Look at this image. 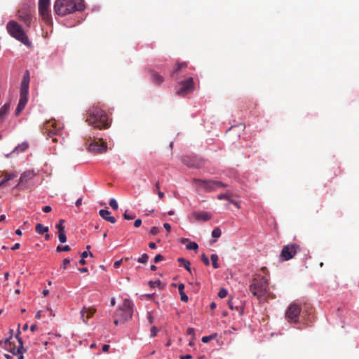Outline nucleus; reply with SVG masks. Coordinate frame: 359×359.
I'll return each instance as SVG.
<instances>
[{"label":"nucleus","mask_w":359,"mask_h":359,"mask_svg":"<svg viewBox=\"0 0 359 359\" xmlns=\"http://www.w3.org/2000/svg\"><path fill=\"white\" fill-rule=\"evenodd\" d=\"M302 308L296 303L291 304L285 312V318L288 323H297L299 322Z\"/></svg>","instance_id":"nucleus-10"},{"label":"nucleus","mask_w":359,"mask_h":359,"mask_svg":"<svg viewBox=\"0 0 359 359\" xmlns=\"http://www.w3.org/2000/svg\"><path fill=\"white\" fill-rule=\"evenodd\" d=\"M228 305L231 310H236L241 315L243 314L244 308L242 303L238 300V299H234L233 298H230L229 300L228 301Z\"/></svg>","instance_id":"nucleus-15"},{"label":"nucleus","mask_w":359,"mask_h":359,"mask_svg":"<svg viewBox=\"0 0 359 359\" xmlns=\"http://www.w3.org/2000/svg\"><path fill=\"white\" fill-rule=\"evenodd\" d=\"M133 306L132 302L126 299L123 304L116 311L114 317L119 318L121 323H125L130 320L133 313Z\"/></svg>","instance_id":"nucleus-5"},{"label":"nucleus","mask_w":359,"mask_h":359,"mask_svg":"<svg viewBox=\"0 0 359 359\" xmlns=\"http://www.w3.org/2000/svg\"><path fill=\"white\" fill-rule=\"evenodd\" d=\"M99 214L102 218L111 224H114L116 221L114 217L111 216V212L108 210L102 209L99 211Z\"/></svg>","instance_id":"nucleus-18"},{"label":"nucleus","mask_w":359,"mask_h":359,"mask_svg":"<svg viewBox=\"0 0 359 359\" xmlns=\"http://www.w3.org/2000/svg\"><path fill=\"white\" fill-rule=\"evenodd\" d=\"M249 291L259 299L266 298L269 291L268 279L261 276L255 277L249 286Z\"/></svg>","instance_id":"nucleus-3"},{"label":"nucleus","mask_w":359,"mask_h":359,"mask_svg":"<svg viewBox=\"0 0 359 359\" xmlns=\"http://www.w3.org/2000/svg\"><path fill=\"white\" fill-rule=\"evenodd\" d=\"M83 0H56L54 4V11L59 15H66L75 11L84 9Z\"/></svg>","instance_id":"nucleus-2"},{"label":"nucleus","mask_w":359,"mask_h":359,"mask_svg":"<svg viewBox=\"0 0 359 359\" xmlns=\"http://www.w3.org/2000/svg\"><path fill=\"white\" fill-rule=\"evenodd\" d=\"M194 88V83L192 78H189L186 81L182 82L180 88L177 90V94L184 95L191 91Z\"/></svg>","instance_id":"nucleus-14"},{"label":"nucleus","mask_w":359,"mask_h":359,"mask_svg":"<svg viewBox=\"0 0 359 359\" xmlns=\"http://www.w3.org/2000/svg\"><path fill=\"white\" fill-rule=\"evenodd\" d=\"M81 203H82V198H79V199L76 200V205L77 207H79L81 205Z\"/></svg>","instance_id":"nucleus-62"},{"label":"nucleus","mask_w":359,"mask_h":359,"mask_svg":"<svg viewBox=\"0 0 359 359\" xmlns=\"http://www.w3.org/2000/svg\"><path fill=\"white\" fill-rule=\"evenodd\" d=\"M72 259H64L63 261H62V264L61 266V267L65 270L67 269V265L70 263V262L72 261Z\"/></svg>","instance_id":"nucleus-40"},{"label":"nucleus","mask_w":359,"mask_h":359,"mask_svg":"<svg viewBox=\"0 0 359 359\" xmlns=\"http://www.w3.org/2000/svg\"><path fill=\"white\" fill-rule=\"evenodd\" d=\"M183 162L187 166L191 167V168H198L201 165L199 163H197V162H196V161L191 160L188 157H184L183 158Z\"/></svg>","instance_id":"nucleus-24"},{"label":"nucleus","mask_w":359,"mask_h":359,"mask_svg":"<svg viewBox=\"0 0 359 359\" xmlns=\"http://www.w3.org/2000/svg\"><path fill=\"white\" fill-rule=\"evenodd\" d=\"M52 208L49 205L44 206L43 208V211L45 212H50L51 211Z\"/></svg>","instance_id":"nucleus-56"},{"label":"nucleus","mask_w":359,"mask_h":359,"mask_svg":"<svg viewBox=\"0 0 359 359\" xmlns=\"http://www.w3.org/2000/svg\"><path fill=\"white\" fill-rule=\"evenodd\" d=\"M50 1V0H39V13L46 24H49L51 22Z\"/></svg>","instance_id":"nucleus-11"},{"label":"nucleus","mask_w":359,"mask_h":359,"mask_svg":"<svg viewBox=\"0 0 359 359\" xmlns=\"http://www.w3.org/2000/svg\"><path fill=\"white\" fill-rule=\"evenodd\" d=\"M36 231L39 234H43L44 233H46L48 231V227L44 226L41 224H37L35 226Z\"/></svg>","instance_id":"nucleus-27"},{"label":"nucleus","mask_w":359,"mask_h":359,"mask_svg":"<svg viewBox=\"0 0 359 359\" xmlns=\"http://www.w3.org/2000/svg\"><path fill=\"white\" fill-rule=\"evenodd\" d=\"M186 248L189 250H197L198 248V245L195 242H189V243L186 246Z\"/></svg>","instance_id":"nucleus-30"},{"label":"nucleus","mask_w":359,"mask_h":359,"mask_svg":"<svg viewBox=\"0 0 359 359\" xmlns=\"http://www.w3.org/2000/svg\"><path fill=\"white\" fill-rule=\"evenodd\" d=\"M25 107V105H24L23 104H21L20 102H18V104L15 111V115L18 116L21 113V111L24 109Z\"/></svg>","instance_id":"nucleus-33"},{"label":"nucleus","mask_w":359,"mask_h":359,"mask_svg":"<svg viewBox=\"0 0 359 359\" xmlns=\"http://www.w3.org/2000/svg\"><path fill=\"white\" fill-rule=\"evenodd\" d=\"M163 259V257L161 255L158 254V255L155 256V257H154V262L155 263H158L160 261H162Z\"/></svg>","instance_id":"nucleus-47"},{"label":"nucleus","mask_w":359,"mask_h":359,"mask_svg":"<svg viewBox=\"0 0 359 359\" xmlns=\"http://www.w3.org/2000/svg\"><path fill=\"white\" fill-rule=\"evenodd\" d=\"M192 356L189 354L180 356V359H191Z\"/></svg>","instance_id":"nucleus-59"},{"label":"nucleus","mask_w":359,"mask_h":359,"mask_svg":"<svg viewBox=\"0 0 359 359\" xmlns=\"http://www.w3.org/2000/svg\"><path fill=\"white\" fill-rule=\"evenodd\" d=\"M91 142L88 145V150L95 154H102L107 151V144L102 138H97L95 136L89 137Z\"/></svg>","instance_id":"nucleus-9"},{"label":"nucleus","mask_w":359,"mask_h":359,"mask_svg":"<svg viewBox=\"0 0 359 359\" xmlns=\"http://www.w3.org/2000/svg\"><path fill=\"white\" fill-rule=\"evenodd\" d=\"M43 134L50 137L54 135L57 134L60 130V127L57 126V123L53 121H48L43 124V127L41 129Z\"/></svg>","instance_id":"nucleus-13"},{"label":"nucleus","mask_w":359,"mask_h":359,"mask_svg":"<svg viewBox=\"0 0 359 359\" xmlns=\"http://www.w3.org/2000/svg\"><path fill=\"white\" fill-rule=\"evenodd\" d=\"M184 285L183 283H180L178 285V290H179L180 295V299L182 302H188L189 298H188V296L184 293Z\"/></svg>","instance_id":"nucleus-23"},{"label":"nucleus","mask_w":359,"mask_h":359,"mask_svg":"<svg viewBox=\"0 0 359 359\" xmlns=\"http://www.w3.org/2000/svg\"><path fill=\"white\" fill-rule=\"evenodd\" d=\"M35 318H37V319H40L41 318V311H39L36 315H35Z\"/></svg>","instance_id":"nucleus-64"},{"label":"nucleus","mask_w":359,"mask_h":359,"mask_svg":"<svg viewBox=\"0 0 359 359\" xmlns=\"http://www.w3.org/2000/svg\"><path fill=\"white\" fill-rule=\"evenodd\" d=\"M191 217H194L196 221L198 222H206L211 219V215L207 212H194L191 214Z\"/></svg>","instance_id":"nucleus-17"},{"label":"nucleus","mask_w":359,"mask_h":359,"mask_svg":"<svg viewBox=\"0 0 359 359\" xmlns=\"http://www.w3.org/2000/svg\"><path fill=\"white\" fill-rule=\"evenodd\" d=\"M154 192L157 193L159 198L162 199L164 197V193L160 191V184L159 182H156L155 184V188L154 189Z\"/></svg>","instance_id":"nucleus-28"},{"label":"nucleus","mask_w":359,"mask_h":359,"mask_svg":"<svg viewBox=\"0 0 359 359\" xmlns=\"http://www.w3.org/2000/svg\"><path fill=\"white\" fill-rule=\"evenodd\" d=\"M182 68H179V64L177 63L176 67L171 72V76H174L175 74L177 73Z\"/></svg>","instance_id":"nucleus-50"},{"label":"nucleus","mask_w":359,"mask_h":359,"mask_svg":"<svg viewBox=\"0 0 359 359\" xmlns=\"http://www.w3.org/2000/svg\"><path fill=\"white\" fill-rule=\"evenodd\" d=\"M29 93V88L25 87H20V95L27 96Z\"/></svg>","instance_id":"nucleus-45"},{"label":"nucleus","mask_w":359,"mask_h":359,"mask_svg":"<svg viewBox=\"0 0 359 359\" xmlns=\"http://www.w3.org/2000/svg\"><path fill=\"white\" fill-rule=\"evenodd\" d=\"M20 243H15L12 248H11V250H18L20 248Z\"/></svg>","instance_id":"nucleus-60"},{"label":"nucleus","mask_w":359,"mask_h":359,"mask_svg":"<svg viewBox=\"0 0 359 359\" xmlns=\"http://www.w3.org/2000/svg\"><path fill=\"white\" fill-rule=\"evenodd\" d=\"M29 81H27L26 79H22V81L21 82L20 87H25L26 88H29Z\"/></svg>","instance_id":"nucleus-48"},{"label":"nucleus","mask_w":359,"mask_h":359,"mask_svg":"<svg viewBox=\"0 0 359 359\" xmlns=\"http://www.w3.org/2000/svg\"><path fill=\"white\" fill-rule=\"evenodd\" d=\"M149 256L144 253L140 258H138L137 262L142 264H146L148 261Z\"/></svg>","instance_id":"nucleus-34"},{"label":"nucleus","mask_w":359,"mask_h":359,"mask_svg":"<svg viewBox=\"0 0 359 359\" xmlns=\"http://www.w3.org/2000/svg\"><path fill=\"white\" fill-rule=\"evenodd\" d=\"M29 147V144L27 142H22V144L17 146L12 152L10 154H6V158H9L13 154H18L19 151L23 152L26 151Z\"/></svg>","instance_id":"nucleus-19"},{"label":"nucleus","mask_w":359,"mask_h":359,"mask_svg":"<svg viewBox=\"0 0 359 359\" xmlns=\"http://www.w3.org/2000/svg\"><path fill=\"white\" fill-rule=\"evenodd\" d=\"M159 233L158 228L154 226L150 230V233L153 236L157 235Z\"/></svg>","instance_id":"nucleus-46"},{"label":"nucleus","mask_w":359,"mask_h":359,"mask_svg":"<svg viewBox=\"0 0 359 359\" xmlns=\"http://www.w3.org/2000/svg\"><path fill=\"white\" fill-rule=\"evenodd\" d=\"M123 217L125 219H133L135 218V216L128 215L126 212L123 214Z\"/></svg>","instance_id":"nucleus-49"},{"label":"nucleus","mask_w":359,"mask_h":359,"mask_svg":"<svg viewBox=\"0 0 359 359\" xmlns=\"http://www.w3.org/2000/svg\"><path fill=\"white\" fill-rule=\"evenodd\" d=\"M88 255H90V256H91V257H92V256H93V254H92L91 252H89V253H88L87 251H84V252H82V254H81V257H82L83 258H86V257H87Z\"/></svg>","instance_id":"nucleus-55"},{"label":"nucleus","mask_w":359,"mask_h":359,"mask_svg":"<svg viewBox=\"0 0 359 359\" xmlns=\"http://www.w3.org/2000/svg\"><path fill=\"white\" fill-rule=\"evenodd\" d=\"M217 337V334L215 333V334H212L211 335H209V336H204L202 337V341L203 343H208L210 341H211L212 339H215V337Z\"/></svg>","instance_id":"nucleus-31"},{"label":"nucleus","mask_w":359,"mask_h":359,"mask_svg":"<svg viewBox=\"0 0 359 359\" xmlns=\"http://www.w3.org/2000/svg\"><path fill=\"white\" fill-rule=\"evenodd\" d=\"M179 64V68H185L187 67V63L186 62H180Z\"/></svg>","instance_id":"nucleus-58"},{"label":"nucleus","mask_w":359,"mask_h":359,"mask_svg":"<svg viewBox=\"0 0 359 359\" xmlns=\"http://www.w3.org/2000/svg\"><path fill=\"white\" fill-rule=\"evenodd\" d=\"M210 259L212 261V264L214 269H218L219 267L217 261H218V256L216 254H212L210 256Z\"/></svg>","instance_id":"nucleus-29"},{"label":"nucleus","mask_w":359,"mask_h":359,"mask_svg":"<svg viewBox=\"0 0 359 359\" xmlns=\"http://www.w3.org/2000/svg\"><path fill=\"white\" fill-rule=\"evenodd\" d=\"M151 80L156 84H161L163 81V78L157 72H153L151 74Z\"/></svg>","instance_id":"nucleus-26"},{"label":"nucleus","mask_w":359,"mask_h":359,"mask_svg":"<svg viewBox=\"0 0 359 359\" xmlns=\"http://www.w3.org/2000/svg\"><path fill=\"white\" fill-rule=\"evenodd\" d=\"M194 182L198 188L202 189L206 192L215 191L219 188H224L228 186L222 182L216 180L194 179Z\"/></svg>","instance_id":"nucleus-6"},{"label":"nucleus","mask_w":359,"mask_h":359,"mask_svg":"<svg viewBox=\"0 0 359 359\" xmlns=\"http://www.w3.org/2000/svg\"><path fill=\"white\" fill-rule=\"evenodd\" d=\"M142 224V220L140 219H137L134 222V226L135 227H140Z\"/></svg>","instance_id":"nucleus-53"},{"label":"nucleus","mask_w":359,"mask_h":359,"mask_svg":"<svg viewBox=\"0 0 359 359\" xmlns=\"http://www.w3.org/2000/svg\"><path fill=\"white\" fill-rule=\"evenodd\" d=\"M299 249V246L296 244L285 245L282 249L280 256L285 261L290 260L294 257Z\"/></svg>","instance_id":"nucleus-12"},{"label":"nucleus","mask_w":359,"mask_h":359,"mask_svg":"<svg viewBox=\"0 0 359 359\" xmlns=\"http://www.w3.org/2000/svg\"><path fill=\"white\" fill-rule=\"evenodd\" d=\"M157 333H158L157 327L156 326H153L151 328V334H150L151 337H154L155 336H156Z\"/></svg>","instance_id":"nucleus-44"},{"label":"nucleus","mask_w":359,"mask_h":359,"mask_svg":"<svg viewBox=\"0 0 359 359\" xmlns=\"http://www.w3.org/2000/svg\"><path fill=\"white\" fill-rule=\"evenodd\" d=\"M58 238L61 243H64L67 241V237L64 231L58 232Z\"/></svg>","instance_id":"nucleus-36"},{"label":"nucleus","mask_w":359,"mask_h":359,"mask_svg":"<svg viewBox=\"0 0 359 359\" xmlns=\"http://www.w3.org/2000/svg\"><path fill=\"white\" fill-rule=\"evenodd\" d=\"M147 320L149 324H151L154 322V317L151 313H148Z\"/></svg>","instance_id":"nucleus-51"},{"label":"nucleus","mask_w":359,"mask_h":359,"mask_svg":"<svg viewBox=\"0 0 359 359\" xmlns=\"http://www.w3.org/2000/svg\"><path fill=\"white\" fill-rule=\"evenodd\" d=\"M227 294H228V291L224 288L220 289L218 292V296L222 299L226 297L227 296Z\"/></svg>","instance_id":"nucleus-37"},{"label":"nucleus","mask_w":359,"mask_h":359,"mask_svg":"<svg viewBox=\"0 0 359 359\" xmlns=\"http://www.w3.org/2000/svg\"><path fill=\"white\" fill-rule=\"evenodd\" d=\"M123 261V259H121L120 260L116 261L114 262V267L118 268L121 265Z\"/></svg>","instance_id":"nucleus-52"},{"label":"nucleus","mask_w":359,"mask_h":359,"mask_svg":"<svg viewBox=\"0 0 359 359\" xmlns=\"http://www.w3.org/2000/svg\"><path fill=\"white\" fill-rule=\"evenodd\" d=\"M109 347H110V346H109V345H108V344H104V345H103V346H102V351H103L104 352H106V351H107L109 350Z\"/></svg>","instance_id":"nucleus-61"},{"label":"nucleus","mask_w":359,"mask_h":359,"mask_svg":"<svg viewBox=\"0 0 359 359\" xmlns=\"http://www.w3.org/2000/svg\"><path fill=\"white\" fill-rule=\"evenodd\" d=\"M217 198L219 200L225 199V200L228 201V202H230L231 203L233 204L238 208H240V205H239L237 201L231 199L229 193L219 194L217 196Z\"/></svg>","instance_id":"nucleus-21"},{"label":"nucleus","mask_w":359,"mask_h":359,"mask_svg":"<svg viewBox=\"0 0 359 359\" xmlns=\"http://www.w3.org/2000/svg\"><path fill=\"white\" fill-rule=\"evenodd\" d=\"M95 312V309L93 307H83L81 311V318L84 323L93 317Z\"/></svg>","instance_id":"nucleus-16"},{"label":"nucleus","mask_w":359,"mask_h":359,"mask_svg":"<svg viewBox=\"0 0 359 359\" xmlns=\"http://www.w3.org/2000/svg\"><path fill=\"white\" fill-rule=\"evenodd\" d=\"M221 236V230L219 228H215L212 231V236L214 238H219Z\"/></svg>","instance_id":"nucleus-38"},{"label":"nucleus","mask_w":359,"mask_h":359,"mask_svg":"<svg viewBox=\"0 0 359 359\" xmlns=\"http://www.w3.org/2000/svg\"><path fill=\"white\" fill-rule=\"evenodd\" d=\"M149 284L151 287H155L157 286L160 287L161 283L160 280H156V281H149Z\"/></svg>","instance_id":"nucleus-43"},{"label":"nucleus","mask_w":359,"mask_h":359,"mask_svg":"<svg viewBox=\"0 0 359 359\" xmlns=\"http://www.w3.org/2000/svg\"><path fill=\"white\" fill-rule=\"evenodd\" d=\"M71 248L69 245H65V246H60V245H58L57 248H56V251L57 252H68V251H70Z\"/></svg>","instance_id":"nucleus-32"},{"label":"nucleus","mask_w":359,"mask_h":359,"mask_svg":"<svg viewBox=\"0 0 359 359\" xmlns=\"http://www.w3.org/2000/svg\"><path fill=\"white\" fill-rule=\"evenodd\" d=\"M6 29L9 34L25 45H29V41L27 36L22 29L20 25L15 21H10L6 25Z\"/></svg>","instance_id":"nucleus-4"},{"label":"nucleus","mask_w":359,"mask_h":359,"mask_svg":"<svg viewBox=\"0 0 359 359\" xmlns=\"http://www.w3.org/2000/svg\"><path fill=\"white\" fill-rule=\"evenodd\" d=\"M4 178L0 182V187L5 186L6 183L8 181L17 177V174L15 172H13V173L5 172L4 174Z\"/></svg>","instance_id":"nucleus-22"},{"label":"nucleus","mask_w":359,"mask_h":359,"mask_svg":"<svg viewBox=\"0 0 359 359\" xmlns=\"http://www.w3.org/2000/svg\"><path fill=\"white\" fill-rule=\"evenodd\" d=\"M109 205L114 209V210H117L118 208V203L116 202V201L114 199V198H111L110 201H109Z\"/></svg>","instance_id":"nucleus-39"},{"label":"nucleus","mask_w":359,"mask_h":359,"mask_svg":"<svg viewBox=\"0 0 359 359\" xmlns=\"http://www.w3.org/2000/svg\"><path fill=\"white\" fill-rule=\"evenodd\" d=\"M201 259L202 262L206 265L208 266L210 264V261L208 257L205 254H202L201 256Z\"/></svg>","instance_id":"nucleus-41"},{"label":"nucleus","mask_w":359,"mask_h":359,"mask_svg":"<svg viewBox=\"0 0 359 359\" xmlns=\"http://www.w3.org/2000/svg\"><path fill=\"white\" fill-rule=\"evenodd\" d=\"M177 262L180 264V266H183L189 273H191V269L190 267L191 263L189 261L185 259L183 257H180L178 258Z\"/></svg>","instance_id":"nucleus-25"},{"label":"nucleus","mask_w":359,"mask_h":359,"mask_svg":"<svg viewBox=\"0 0 359 359\" xmlns=\"http://www.w3.org/2000/svg\"><path fill=\"white\" fill-rule=\"evenodd\" d=\"M86 122L95 128L105 130L110 127L111 121L107 113L98 106L93 105L86 113Z\"/></svg>","instance_id":"nucleus-1"},{"label":"nucleus","mask_w":359,"mask_h":359,"mask_svg":"<svg viewBox=\"0 0 359 359\" xmlns=\"http://www.w3.org/2000/svg\"><path fill=\"white\" fill-rule=\"evenodd\" d=\"M20 331L18 330L17 334V338L18 339V343L19 346L16 347L15 345H13L11 342V339L12 337H10L9 339H6L4 341H0V344H2V347L6 349V351H10L13 355L18 356V359H23V345H22V341L20 338L18 337Z\"/></svg>","instance_id":"nucleus-7"},{"label":"nucleus","mask_w":359,"mask_h":359,"mask_svg":"<svg viewBox=\"0 0 359 359\" xmlns=\"http://www.w3.org/2000/svg\"><path fill=\"white\" fill-rule=\"evenodd\" d=\"M10 109V104L6 103L0 108V123L3 122L6 116L8 114Z\"/></svg>","instance_id":"nucleus-20"},{"label":"nucleus","mask_w":359,"mask_h":359,"mask_svg":"<svg viewBox=\"0 0 359 359\" xmlns=\"http://www.w3.org/2000/svg\"><path fill=\"white\" fill-rule=\"evenodd\" d=\"M65 220L60 219L59 221V224L55 225L56 229L58 230V232L64 231L65 226L63 225Z\"/></svg>","instance_id":"nucleus-35"},{"label":"nucleus","mask_w":359,"mask_h":359,"mask_svg":"<svg viewBox=\"0 0 359 359\" xmlns=\"http://www.w3.org/2000/svg\"><path fill=\"white\" fill-rule=\"evenodd\" d=\"M34 8L27 4H23L18 10V18L27 27H29L33 21Z\"/></svg>","instance_id":"nucleus-8"},{"label":"nucleus","mask_w":359,"mask_h":359,"mask_svg":"<svg viewBox=\"0 0 359 359\" xmlns=\"http://www.w3.org/2000/svg\"><path fill=\"white\" fill-rule=\"evenodd\" d=\"M27 101H28L27 96L20 95L19 102H20L21 104H23L24 105H26L27 103Z\"/></svg>","instance_id":"nucleus-42"},{"label":"nucleus","mask_w":359,"mask_h":359,"mask_svg":"<svg viewBox=\"0 0 359 359\" xmlns=\"http://www.w3.org/2000/svg\"><path fill=\"white\" fill-rule=\"evenodd\" d=\"M163 227L166 229V231H167L168 232H170V231L171 226H170V225L169 224H168V223H165V224H163Z\"/></svg>","instance_id":"nucleus-57"},{"label":"nucleus","mask_w":359,"mask_h":359,"mask_svg":"<svg viewBox=\"0 0 359 359\" xmlns=\"http://www.w3.org/2000/svg\"><path fill=\"white\" fill-rule=\"evenodd\" d=\"M187 332L189 335H194L195 330L192 327H189L188 328Z\"/></svg>","instance_id":"nucleus-54"},{"label":"nucleus","mask_w":359,"mask_h":359,"mask_svg":"<svg viewBox=\"0 0 359 359\" xmlns=\"http://www.w3.org/2000/svg\"><path fill=\"white\" fill-rule=\"evenodd\" d=\"M149 247L151 249H155L156 248V244L154 242H151V243H149Z\"/></svg>","instance_id":"nucleus-63"}]
</instances>
